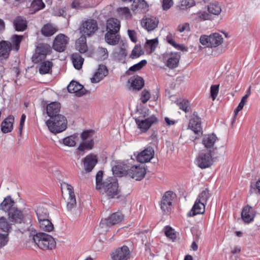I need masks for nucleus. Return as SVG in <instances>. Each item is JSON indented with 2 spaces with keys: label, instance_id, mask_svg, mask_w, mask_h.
<instances>
[{
  "label": "nucleus",
  "instance_id": "nucleus-1",
  "mask_svg": "<svg viewBox=\"0 0 260 260\" xmlns=\"http://www.w3.org/2000/svg\"><path fill=\"white\" fill-rule=\"evenodd\" d=\"M98 190L103 196L102 201H104L105 198L118 199L120 196L117 180L113 177H110L106 179Z\"/></svg>",
  "mask_w": 260,
  "mask_h": 260
},
{
  "label": "nucleus",
  "instance_id": "nucleus-2",
  "mask_svg": "<svg viewBox=\"0 0 260 260\" xmlns=\"http://www.w3.org/2000/svg\"><path fill=\"white\" fill-rule=\"evenodd\" d=\"M9 219L12 223H22L23 221V225L21 228V232L30 231L32 230L31 228V219L30 216L27 215L24 216L21 211L16 208H12L8 212Z\"/></svg>",
  "mask_w": 260,
  "mask_h": 260
},
{
  "label": "nucleus",
  "instance_id": "nucleus-3",
  "mask_svg": "<svg viewBox=\"0 0 260 260\" xmlns=\"http://www.w3.org/2000/svg\"><path fill=\"white\" fill-rule=\"evenodd\" d=\"M35 233L34 232V234L31 233L29 236L32 237V241L40 248L44 250L52 249L55 247L56 242L51 236L44 233Z\"/></svg>",
  "mask_w": 260,
  "mask_h": 260
},
{
  "label": "nucleus",
  "instance_id": "nucleus-4",
  "mask_svg": "<svg viewBox=\"0 0 260 260\" xmlns=\"http://www.w3.org/2000/svg\"><path fill=\"white\" fill-rule=\"evenodd\" d=\"M60 187L62 197L67 203V209L69 212L73 213L77 206L74 188L71 185L66 182L61 183Z\"/></svg>",
  "mask_w": 260,
  "mask_h": 260
},
{
  "label": "nucleus",
  "instance_id": "nucleus-5",
  "mask_svg": "<svg viewBox=\"0 0 260 260\" xmlns=\"http://www.w3.org/2000/svg\"><path fill=\"white\" fill-rule=\"evenodd\" d=\"M46 123L51 133L57 134L67 128V120L62 115H57L54 117H50Z\"/></svg>",
  "mask_w": 260,
  "mask_h": 260
},
{
  "label": "nucleus",
  "instance_id": "nucleus-6",
  "mask_svg": "<svg viewBox=\"0 0 260 260\" xmlns=\"http://www.w3.org/2000/svg\"><path fill=\"white\" fill-rule=\"evenodd\" d=\"M99 29L98 21L93 18H86L82 21L79 30L83 36L91 37Z\"/></svg>",
  "mask_w": 260,
  "mask_h": 260
},
{
  "label": "nucleus",
  "instance_id": "nucleus-7",
  "mask_svg": "<svg viewBox=\"0 0 260 260\" xmlns=\"http://www.w3.org/2000/svg\"><path fill=\"white\" fill-rule=\"evenodd\" d=\"M148 116V111L146 110L143 112V115L135 119L138 128L143 133L146 132L153 124L158 122L157 118L154 115Z\"/></svg>",
  "mask_w": 260,
  "mask_h": 260
},
{
  "label": "nucleus",
  "instance_id": "nucleus-8",
  "mask_svg": "<svg viewBox=\"0 0 260 260\" xmlns=\"http://www.w3.org/2000/svg\"><path fill=\"white\" fill-rule=\"evenodd\" d=\"M223 37L218 32L212 33L209 36L203 35L200 37V42L207 47H216L223 42Z\"/></svg>",
  "mask_w": 260,
  "mask_h": 260
},
{
  "label": "nucleus",
  "instance_id": "nucleus-9",
  "mask_svg": "<svg viewBox=\"0 0 260 260\" xmlns=\"http://www.w3.org/2000/svg\"><path fill=\"white\" fill-rule=\"evenodd\" d=\"M123 220V216L119 212L113 213L108 218L102 219L100 223L101 233H105L107 232L111 226L119 223Z\"/></svg>",
  "mask_w": 260,
  "mask_h": 260
},
{
  "label": "nucleus",
  "instance_id": "nucleus-10",
  "mask_svg": "<svg viewBox=\"0 0 260 260\" xmlns=\"http://www.w3.org/2000/svg\"><path fill=\"white\" fill-rule=\"evenodd\" d=\"M215 154L208 151L200 153L196 159L197 165L201 169L210 167L213 164V157Z\"/></svg>",
  "mask_w": 260,
  "mask_h": 260
},
{
  "label": "nucleus",
  "instance_id": "nucleus-11",
  "mask_svg": "<svg viewBox=\"0 0 260 260\" xmlns=\"http://www.w3.org/2000/svg\"><path fill=\"white\" fill-rule=\"evenodd\" d=\"M159 19L152 15H145L141 20L142 27L148 31L154 30L157 27Z\"/></svg>",
  "mask_w": 260,
  "mask_h": 260
},
{
  "label": "nucleus",
  "instance_id": "nucleus-12",
  "mask_svg": "<svg viewBox=\"0 0 260 260\" xmlns=\"http://www.w3.org/2000/svg\"><path fill=\"white\" fill-rule=\"evenodd\" d=\"M218 138L213 134L205 135L202 141L203 145L207 151L211 153H216L217 147L215 143L218 141Z\"/></svg>",
  "mask_w": 260,
  "mask_h": 260
},
{
  "label": "nucleus",
  "instance_id": "nucleus-13",
  "mask_svg": "<svg viewBox=\"0 0 260 260\" xmlns=\"http://www.w3.org/2000/svg\"><path fill=\"white\" fill-rule=\"evenodd\" d=\"M69 42V38L63 34H58L54 40L53 48L58 52L65 50Z\"/></svg>",
  "mask_w": 260,
  "mask_h": 260
},
{
  "label": "nucleus",
  "instance_id": "nucleus-14",
  "mask_svg": "<svg viewBox=\"0 0 260 260\" xmlns=\"http://www.w3.org/2000/svg\"><path fill=\"white\" fill-rule=\"evenodd\" d=\"M175 194L171 191H167L164 194L160 202V208L165 213H169L171 210L172 201Z\"/></svg>",
  "mask_w": 260,
  "mask_h": 260
},
{
  "label": "nucleus",
  "instance_id": "nucleus-15",
  "mask_svg": "<svg viewBox=\"0 0 260 260\" xmlns=\"http://www.w3.org/2000/svg\"><path fill=\"white\" fill-rule=\"evenodd\" d=\"M113 260H127L129 257V250L126 246H123L114 250L111 254Z\"/></svg>",
  "mask_w": 260,
  "mask_h": 260
},
{
  "label": "nucleus",
  "instance_id": "nucleus-16",
  "mask_svg": "<svg viewBox=\"0 0 260 260\" xmlns=\"http://www.w3.org/2000/svg\"><path fill=\"white\" fill-rule=\"evenodd\" d=\"M128 175L137 181H140L146 175L145 168L142 166H134L128 172Z\"/></svg>",
  "mask_w": 260,
  "mask_h": 260
},
{
  "label": "nucleus",
  "instance_id": "nucleus-17",
  "mask_svg": "<svg viewBox=\"0 0 260 260\" xmlns=\"http://www.w3.org/2000/svg\"><path fill=\"white\" fill-rule=\"evenodd\" d=\"M67 88L69 92L76 93L78 96L85 95L88 92L82 85L75 81H72Z\"/></svg>",
  "mask_w": 260,
  "mask_h": 260
},
{
  "label": "nucleus",
  "instance_id": "nucleus-18",
  "mask_svg": "<svg viewBox=\"0 0 260 260\" xmlns=\"http://www.w3.org/2000/svg\"><path fill=\"white\" fill-rule=\"evenodd\" d=\"M154 156V150L151 147H148L137 156V160L141 163L149 161Z\"/></svg>",
  "mask_w": 260,
  "mask_h": 260
},
{
  "label": "nucleus",
  "instance_id": "nucleus-19",
  "mask_svg": "<svg viewBox=\"0 0 260 260\" xmlns=\"http://www.w3.org/2000/svg\"><path fill=\"white\" fill-rule=\"evenodd\" d=\"M105 42L110 45H119L120 43L122 41L120 40V36L118 32H114L110 31H107L105 34Z\"/></svg>",
  "mask_w": 260,
  "mask_h": 260
},
{
  "label": "nucleus",
  "instance_id": "nucleus-20",
  "mask_svg": "<svg viewBox=\"0 0 260 260\" xmlns=\"http://www.w3.org/2000/svg\"><path fill=\"white\" fill-rule=\"evenodd\" d=\"M108 74V70L106 66L100 64L94 76L91 78L92 83H96L104 78Z\"/></svg>",
  "mask_w": 260,
  "mask_h": 260
},
{
  "label": "nucleus",
  "instance_id": "nucleus-21",
  "mask_svg": "<svg viewBox=\"0 0 260 260\" xmlns=\"http://www.w3.org/2000/svg\"><path fill=\"white\" fill-rule=\"evenodd\" d=\"M11 42L2 41L0 42V58L1 59L8 58L12 48Z\"/></svg>",
  "mask_w": 260,
  "mask_h": 260
},
{
  "label": "nucleus",
  "instance_id": "nucleus-22",
  "mask_svg": "<svg viewBox=\"0 0 260 260\" xmlns=\"http://www.w3.org/2000/svg\"><path fill=\"white\" fill-rule=\"evenodd\" d=\"M255 216L254 211L252 207L248 205L244 207L241 213V217L245 222H251Z\"/></svg>",
  "mask_w": 260,
  "mask_h": 260
},
{
  "label": "nucleus",
  "instance_id": "nucleus-23",
  "mask_svg": "<svg viewBox=\"0 0 260 260\" xmlns=\"http://www.w3.org/2000/svg\"><path fill=\"white\" fill-rule=\"evenodd\" d=\"M84 168L86 172H89L93 169L98 162L96 156L93 155H87L82 159Z\"/></svg>",
  "mask_w": 260,
  "mask_h": 260
},
{
  "label": "nucleus",
  "instance_id": "nucleus-24",
  "mask_svg": "<svg viewBox=\"0 0 260 260\" xmlns=\"http://www.w3.org/2000/svg\"><path fill=\"white\" fill-rule=\"evenodd\" d=\"M120 28V22L116 18H110L107 20L106 29V31H110L114 32H118Z\"/></svg>",
  "mask_w": 260,
  "mask_h": 260
},
{
  "label": "nucleus",
  "instance_id": "nucleus-25",
  "mask_svg": "<svg viewBox=\"0 0 260 260\" xmlns=\"http://www.w3.org/2000/svg\"><path fill=\"white\" fill-rule=\"evenodd\" d=\"M205 211V205L196 200L191 210L187 213L188 216H194L197 214H202Z\"/></svg>",
  "mask_w": 260,
  "mask_h": 260
},
{
  "label": "nucleus",
  "instance_id": "nucleus-26",
  "mask_svg": "<svg viewBox=\"0 0 260 260\" xmlns=\"http://www.w3.org/2000/svg\"><path fill=\"white\" fill-rule=\"evenodd\" d=\"M180 58V53L178 52L171 53L168 55L166 64L170 69L175 68L178 65Z\"/></svg>",
  "mask_w": 260,
  "mask_h": 260
},
{
  "label": "nucleus",
  "instance_id": "nucleus-27",
  "mask_svg": "<svg viewBox=\"0 0 260 260\" xmlns=\"http://www.w3.org/2000/svg\"><path fill=\"white\" fill-rule=\"evenodd\" d=\"M188 127L191 129L195 134H198L201 132V122L200 118L193 115L190 119L188 125Z\"/></svg>",
  "mask_w": 260,
  "mask_h": 260
},
{
  "label": "nucleus",
  "instance_id": "nucleus-28",
  "mask_svg": "<svg viewBox=\"0 0 260 260\" xmlns=\"http://www.w3.org/2000/svg\"><path fill=\"white\" fill-rule=\"evenodd\" d=\"M118 46L119 48V52H115L114 53V58L118 61L124 63L125 58L126 56L125 49L126 44L123 41H121Z\"/></svg>",
  "mask_w": 260,
  "mask_h": 260
},
{
  "label": "nucleus",
  "instance_id": "nucleus-29",
  "mask_svg": "<svg viewBox=\"0 0 260 260\" xmlns=\"http://www.w3.org/2000/svg\"><path fill=\"white\" fill-rule=\"evenodd\" d=\"M58 30V27L52 24L47 23L42 27L41 30V34L45 37H51Z\"/></svg>",
  "mask_w": 260,
  "mask_h": 260
},
{
  "label": "nucleus",
  "instance_id": "nucleus-30",
  "mask_svg": "<svg viewBox=\"0 0 260 260\" xmlns=\"http://www.w3.org/2000/svg\"><path fill=\"white\" fill-rule=\"evenodd\" d=\"M148 5L144 0H134L132 5L133 11L145 13L148 11Z\"/></svg>",
  "mask_w": 260,
  "mask_h": 260
},
{
  "label": "nucleus",
  "instance_id": "nucleus-31",
  "mask_svg": "<svg viewBox=\"0 0 260 260\" xmlns=\"http://www.w3.org/2000/svg\"><path fill=\"white\" fill-rule=\"evenodd\" d=\"M14 118L12 116H10L6 118L1 123V130L4 133H8L11 132L13 128V123Z\"/></svg>",
  "mask_w": 260,
  "mask_h": 260
},
{
  "label": "nucleus",
  "instance_id": "nucleus-32",
  "mask_svg": "<svg viewBox=\"0 0 260 260\" xmlns=\"http://www.w3.org/2000/svg\"><path fill=\"white\" fill-rule=\"evenodd\" d=\"M15 29L18 31L25 30L27 26L26 20L22 16H17L13 21Z\"/></svg>",
  "mask_w": 260,
  "mask_h": 260
},
{
  "label": "nucleus",
  "instance_id": "nucleus-33",
  "mask_svg": "<svg viewBox=\"0 0 260 260\" xmlns=\"http://www.w3.org/2000/svg\"><path fill=\"white\" fill-rule=\"evenodd\" d=\"M60 106L57 102H53L47 106L46 111L47 114L50 117H53L58 114L60 111Z\"/></svg>",
  "mask_w": 260,
  "mask_h": 260
},
{
  "label": "nucleus",
  "instance_id": "nucleus-34",
  "mask_svg": "<svg viewBox=\"0 0 260 260\" xmlns=\"http://www.w3.org/2000/svg\"><path fill=\"white\" fill-rule=\"evenodd\" d=\"M76 48L81 53H84L87 51L86 37L82 35L76 42Z\"/></svg>",
  "mask_w": 260,
  "mask_h": 260
},
{
  "label": "nucleus",
  "instance_id": "nucleus-35",
  "mask_svg": "<svg viewBox=\"0 0 260 260\" xmlns=\"http://www.w3.org/2000/svg\"><path fill=\"white\" fill-rule=\"evenodd\" d=\"M77 136L76 135H73L68 137H67L63 139L59 140V143L62 144L65 146L72 147L76 145L77 140Z\"/></svg>",
  "mask_w": 260,
  "mask_h": 260
},
{
  "label": "nucleus",
  "instance_id": "nucleus-36",
  "mask_svg": "<svg viewBox=\"0 0 260 260\" xmlns=\"http://www.w3.org/2000/svg\"><path fill=\"white\" fill-rule=\"evenodd\" d=\"M36 213L38 221L47 219L49 217V212L47 209L42 205H40L37 207Z\"/></svg>",
  "mask_w": 260,
  "mask_h": 260
},
{
  "label": "nucleus",
  "instance_id": "nucleus-37",
  "mask_svg": "<svg viewBox=\"0 0 260 260\" xmlns=\"http://www.w3.org/2000/svg\"><path fill=\"white\" fill-rule=\"evenodd\" d=\"M14 202L10 197H7L5 198L3 202L1 203V209L5 212H9L11 210L14 205Z\"/></svg>",
  "mask_w": 260,
  "mask_h": 260
},
{
  "label": "nucleus",
  "instance_id": "nucleus-38",
  "mask_svg": "<svg viewBox=\"0 0 260 260\" xmlns=\"http://www.w3.org/2000/svg\"><path fill=\"white\" fill-rule=\"evenodd\" d=\"M117 12L119 17L125 19L130 20L132 18V14L130 9L127 7H120L117 8Z\"/></svg>",
  "mask_w": 260,
  "mask_h": 260
},
{
  "label": "nucleus",
  "instance_id": "nucleus-39",
  "mask_svg": "<svg viewBox=\"0 0 260 260\" xmlns=\"http://www.w3.org/2000/svg\"><path fill=\"white\" fill-rule=\"evenodd\" d=\"M38 221L39 226L43 231L49 232L52 231L54 229L53 224L48 218Z\"/></svg>",
  "mask_w": 260,
  "mask_h": 260
},
{
  "label": "nucleus",
  "instance_id": "nucleus-40",
  "mask_svg": "<svg viewBox=\"0 0 260 260\" xmlns=\"http://www.w3.org/2000/svg\"><path fill=\"white\" fill-rule=\"evenodd\" d=\"M196 2L194 0H181L177 6L179 10H186L195 6Z\"/></svg>",
  "mask_w": 260,
  "mask_h": 260
},
{
  "label": "nucleus",
  "instance_id": "nucleus-41",
  "mask_svg": "<svg viewBox=\"0 0 260 260\" xmlns=\"http://www.w3.org/2000/svg\"><path fill=\"white\" fill-rule=\"evenodd\" d=\"M89 6V4L87 0H74L71 4V7L76 10H82Z\"/></svg>",
  "mask_w": 260,
  "mask_h": 260
},
{
  "label": "nucleus",
  "instance_id": "nucleus-42",
  "mask_svg": "<svg viewBox=\"0 0 260 260\" xmlns=\"http://www.w3.org/2000/svg\"><path fill=\"white\" fill-rule=\"evenodd\" d=\"M166 40L168 43L174 46L176 49L185 52L188 51V48L185 45L177 44L176 43L174 39L171 34L167 36Z\"/></svg>",
  "mask_w": 260,
  "mask_h": 260
},
{
  "label": "nucleus",
  "instance_id": "nucleus-43",
  "mask_svg": "<svg viewBox=\"0 0 260 260\" xmlns=\"http://www.w3.org/2000/svg\"><path fill=\"white\" fill-rule=\"evenodd\" d=\"M71 57L74 67L76 69H80L83 63L84 58L78 53L73 54Z\"/></svg>",
  "mask_w": 260,
  "mask_h": 260
},
{
  "label": "nucleus",
  "instance_id": "nucleus-44",
  "mask_svg": "<svg viewBox=\"0 0 260 260\" xmlns=\"http://www.w3.org/2000/svg\"><path fill=\"white\" fill-rule=\"evenodd\" d=\"M132 86L134 89L140 90L144 85V81L142 78L137 76L131 79Z\"/></svg>",
  "mask_w": 260,
  "mask_h": 260
},
{
  "label": "nucleus",
  "instance_id": "nucleus-45",
  "mask_svg": "<svg viewBox=\"0 0 260 260\" xmlns=\"http://www.w3.org/2000/svg\"><path fill=\"white\" fill-rule=\"evenodd\" d=\"M157 44L158 40L156 39L147 40L145 45L146 51L151 53L154 51Z\"/></svg>",
  "mask_w": 260,
  "mask_h": 260
},
{
  "label": "nucleus",
  "instance_id": "nucleus-46",
  "mask_svg": "<svg viewBox=\"0 0 260 260\" xmlns=\"http://www.w3.org/2000/svg\"><path fill=\"white\" fill-rule=\"evenodd\" d=\"M52 67V63L49 61H43L41 63L39 72L41 74L48 73Z\"/></svg>",
  "mask_w": 260,
  "mask_h": 260
},
{
  "label": "nucleus",
  "instance_id": "nucleus-47",
  "mask_svg": "<svg viewBox=\"0 0 260 260\" xmlns=\"http://www.w3.org/2000/svg\"><path fill=\"white\" fill-rule=\"evenodd\" d=\"M208 10L209 13L213 15H218L221 12V8L219 4L212 3L208 6Z\"/></svg>",
  "mask_w": 260,
  "mask_h": 260
},
{
  "label": "nucleus",
  "instance_id": "nucleus-48",
  "mask_svg": "<svg viewBox=\"0 0 260 260\" xmlns=\"http://www.w3.org/2000/svg\"><path fill=\"white\" fill-rule=\"evenodd\" d=\"M210 196L211 195L209 192V190L208 189H206L205 190H203L199 194L196 200L200 201V202L205 205Z\"/></svg>",
  "mask_w": 260,
  "mask_h": 260
},
{
  "label": "nucleus",
  "instance_id": "nucleus-49",
  "mask_svg": "<svg viewBox=\"0 0 260 260\" xmlns=\"http://www.w3.org/2000/svg\"><path fill=\"white\" fill-rule=\"evenodd\" d=\"M23 39V36L14 35L11 37V44H13L14 49L18 51L20 47V44Z\"/></svg>",
  "mask_w": 260,
  "mask_h": 260
},
{
  "label": "nucleus",
  "instance_id": "nucleus-50",
  "mask_svg": "<svg viewBox=\"0 0 260 260\" xmlns=\"http://www.w3.org/2000/svg\"><path fill=\"white\" fill-rule=\"evenodd\" d=\"M36 51L41 54L42 57H45L49 51V48L47 45L40 44L37 47Z\"/></svg>",
  "mask_w": 260,
  "mask_h": 260
},
{
  "label": "nucleus",
  "instance_id": "nucleus-51",
  "mask_svg": "<svg viewBox=\"0 0 260 260\" xmlns=\"http://www.w3.org/2000/svg\"><path fill=\"white\" fill-rule=\"evenodd\" d=\"M11 228L10 224L7 221L6 219L4 217L0 218V230L5 232L4 234H8Z\"/></svg>",
  "mask_w": 260,
  "mask_h": 260
},
{
  "label": "nucleus",
  "instance_id": "nucleus-52",
  "mask_svg": "<svg viewBox=\"0 0 260 260\" xmlns=\"http://www.w3.org/2000/svg\"><path fill=\"white\" fill-rule=\"evenodd\" d=\"M142 54L143 51L141 50V46L137 45L133 49L130 56L132 58H136L139 57Z\"/></svg>",
  "mask_w": 260,
  "mask_h": 260
},
{
  "label": "nucleus",
  "instance_id": "nucleus-53",
  "mask_svg": "<svg viewBox=\"0 0 260 260\" xmlns=\"http://www.w3.org/2000/svg\"><path fill=\"white\" fill-rule=\"evenodd\" d=\"M165 233L166 236L170 239L174 240L176 238L174 230L173 229L171 226H166L165 227Z\"/></svg>",
  "mask_w": 260,
  "mask_h": 260
},
{
  "label": "nucleus",
  "instance_id": "nucleus-54",
  "mask_svg": "<svg viewBox=\"0 0 260 260\" xmlns=\"http://www.w3.org/2000/svg\"><path fill=\"white\" fill-rule=\"evenodd\" d=\"M97 52L101 60H104L108 57V52L106 48L99 47Z\"/></svg>",
  "mask_w": 260,
  "mask_h": 260
},
{
  "label": "nucleus",
  "instance_id": "nucleus-55",
  "mask_svg": "<svg viewBox=\"0 0 260 260\" xmlns=\"http://www.w3.org/2000/svg\"><path fill=\"white\" fill-rule=\"evenodd\" d=\"M31 6L36 11L43 9L45 7V5L43 2L42 0H34L32 3Z\"/></svg>",
  "mask_w": 260,
  "mask_h": 260
},
{
  "label": "nucleus",
  "instance_id": "nucleus-56",
  "mask_svg": "<svg viewBox=\"0 0 260 260\" xmlns=\"http://www.w3.org/2000/svg\"><path fill=\"white\" fill-rule=\"evenodd\" d=\"M147 63L146 60H142L138 63H136L129 69V71L136 72L141 69Z\"/></svg>",
  "mask_w": 260,
  "mask_h": 260
},
{
  "label": "nucleus",
  "instance_id": "nucleus-57",
  "mask_svg": "<svg viewBox=\"0 0 260 260\" xmlns=\"http://www.w3.org/2000/svg\"><path fill=\"white\" fill-rule=\"evenodd\" d=\"M219 86V85H213L211 86L210 95L213 101L216 99L218 93Z\"/></svg>",
  "mask_w": 260,
  "mask_h": 260
},
{
  "label": "nucleus",
  "instance_id": "nucleus-58",
  "mask_svg": "<svg viewBox=\"0 0 260 260\" xmlns=\"http://www.w3.org/2000/svg\"><path fill=\"white\" fill-rule=\"evenodd\" d=\"M94 134V131L92 129H89L84 131L81 135L83 140L91 138Z\"/></svg>",
  "mask_w": 260,
  "mask_h": 260
},
{
  "label": "nucleus",
  "instance_id": "nucleus-59",
  "mask_svg": "<svg viewBox=\"0 0 260 260\" xmlns=\"http://www.w3.org/2000/svg\"><path fill=\"white\" fill-rule=\"evenodd\" d=\"M9 241L8 234L0 233V248L5 246Z\"/></svg>",
  "mask_w": 260,
  "mask_h": 260
},
{
  "label": "nucleus",
  "instance_id": "nucleus-60",
  "mask_svg": "<svg viewBox=\"0 0 260 260\" xmlns=\"http://www.w3.org/2000/svg\"><path fill=\"white\" fill-rule=\"evenodd\" d=\"M103 172L102 171H99L96 175V188L98 189L103 185L101 182L102 180Z\"/></svg>",
  "mask_w": 260,
  "mask_h": 260
},
{
  "label": "nucleus",
  "instance_id": "nucleus-61",
  "mask_svg": "<svg viewBox=\"0 0 260 260\" xmlns=\"http://www.w3.org/2000/svg\"><path fill=\"white\" fill-rule=\"evenodd\" d=\"M150 98V92L146 89L142 91L141 93V100L143 103H146Z\"/></svg>",
  "mask_w": 260,
  "mask_h": 260
},
{
  "label": "nucleus",
  "instance_id": "nucleus-62",
  "mask_svg": "<svg viewBox=\"0 0 260 260\" xmlns=\"http://www.w3.org/2000/svg\"><path fill=\"white\" fill-rule=\"evenodd\" d=\"M197 15L201 20H206L210 19V14L205 11L199 12Z\"/></svg>",
  "mask_w": 260,
  "mask_h": 260
},
{
  "label": "nucleus",
  "instance_id": "nucleus-63",
  "mask_svg": "<svg viewBox=\"0 0 260 260\" xmlns=\"http://www.w3.org/2000/svg\"><path fill=\"white\" fill-rule=\"evenodd\" d=\"M174 4L173 0H163L162 9L164 10L167 11L169 10Z\"/></svg>",
  "mask_w": 260,
  "mask_h": 260
},
{
  "label": "nucleus",
  "instance_id": "nucleus-64",
  "mask_svg": "<svg viewBox=\"0 0 260 260\" xmlns=\"http://www.w3.org/2000/svg\"><path fill=\"white\" fill-rule=\"evenodd\" d=\"M45 57H42L41 54H40L36 51L35 53L32 56V61L34 63H37L44 59Z\"/></svg>",
  "mask_w": 260,
  "mask_h": 260
}]
</instances>
